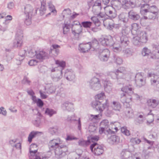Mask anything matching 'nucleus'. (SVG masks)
<instances>
[{"label": "nucleus", "mask_w": 159, "mask_h": 159, "mask_svg": "<svg viewBox=\"0 0 159 159\" xmlns=\"http://www.w3.org/2000/svg\"><path fill=\"white\" fill-rule=\"evenodd\" d=\"M124 56L127 57H130L133 55V52L130 48H126L123 50Z\"/></svg>", "instance_id": "nucleus-40"}, {"label": "nucleus", "mask_w": 159, "mask_h": 159, "mask_svg": "<svg viewBox=\"0 0 159 159\" xmlns=\"http://www.w3.org/2000/svg\"><path fill=\"white\" fill-rule=\"evenodd\" d=\"M121 132L127 136L130 135V133L129 131L128 130L126 127H123L121 129Z\"/></svg>", "instance_id": "nucleus-53"}, {"label": "nucleus", "mask_w": 159, "mask_h": 159, "mask_svg": "<svg viewBox=\"0 0 159 159\" xmlns=\"http://www.w3.org/2000/svg\"><path fill=\"white\" fill-rule=\"evenodd\" d=\"M126 93H124L120 94V101L123 103H126Z\"/></svg>", "instance_id": "nucleus-51"}, {"label": "nucleus", "mask_w": 159, "mask_h": 159, "mask_svg": "<svg viewBox=\"0 0 159 159\" xmlns=\"http://www.w3.org/2000/svg\"><path fill=\"white\" fill-rule=\"evenodd\" d=\"M89 85L90 89L96 91L99 90L102 87L100 80L95 77L93 78L90 80Z\"/></svg>", "instance_id": "nucleus-5"}, {"label": "nucleus", "mask_w": 159, "mask_h": 159, "mask_svg": "<svg viewBox=\"0 0 159 159\" xmlns=\"http://www.w3.org/2000/svg\"><path fill=\"white\" fill-rule=\"evenodd\" d=\"M62 143V141L59 138H57L50 141L48 144L49 149L51 150H54L55 157L57 158L64 157L68 152V149L67 146L61 145Z\"/></svg>", "instance_id": "nucleus-1"}, {"label": "nucleus", "mask_w": 159, "mask_h": 159, "mask_svg": "<svg viewBox=\"0 0 159 159\" xmlns=\"http://www.w3.org/2000/svg\"><path fill=\"white\" fill-rule=\"evenodd\" d=\"M110 56V52L108 49H104L100 52L98 56L100 60L102 62L107 61Z\"/></svg>", "instance_id": "nucleus-13"}, {"label": "nucleus", "mask_w": 159, "mask_h": 159, "mask_svg": "<svg viewBox=\"0 0 159 159\" xmlns=\"http://www.w3.org/2000/svg\"><path fill=\"white\" fill-rule=\"evenodd\" d=\"M129 1L127 0H123L121 2L120 0L115 1L114 2V4L116 6V4H117V6H120L121 4L122 5H125L126 6H128Z\"/></svg>", "instance_id": "nucleus-38"}, {"label": "nucleus", "mask_w": 159, "mask_h": 159, "mask_svg": "<svg viewBox=\"0 0 159 159\" xmlns=\"http://www.w3.org/2000/svg\"><path fill=\"white\" fill-rule=\"evenodd\" d=\"M140 12L142 15H145L147 12H150L152 14H157V8L155 6H149L148 4L141 5Z\"/></svg>", "instance_id": "nucleus-4"}, {"label": "nucleus", "mask_w": 159, "mask_h": 159, "mask_svg": "<svg viewBox=\"0 0 159 159\" xmlns=\"http://www.w3.org/2000/svg\"><path fill=\"white\" fill-rule=\"evenodd\" d=\"M119 140L120 138L119 137L116 135H112L108 139L109 143L111 144H113L118 143Z\"/></svg>", "instance_id": "nucleus-25"}, {"label": "nucleus", "mask_w": 159, "mask_h": 159, "mask_svg": "<svg viewBox=\"0 0 159 159\" xmlns=\"http://www.w3.org/2000/svg\"><path fill=\"white\" fill-rule=\"evenodd\" d=\"M145 120L144 117L142 115H140L135 121L139 124H142L143 122Z\"/></svg>", "instance_id": "nucleus-49"}, {"label": "nucleus", "mask_w": 159, "mask_h": 159, "mask_svg": "<svg viewBox=\"0 0 159 159\" xmlns=\"http://www.w3.org/2000/svg\"><path fill=\"white\" fill-rule=\"evenodd\" d=\"M83 27L81 25H76L71 28L72 34L75 36H78L82 32Z\"/></svg>", "instance_id": "nucleus-17"}, {"label": "nucleus", "mask_w": 159, "mask_h": 159, "mask_svg": "<svg viewBox=\"0 0 159 159\" xmlns=\"http://www.w3.org/2000/svg\"><path fill=\"white\" fill-rule=\"evenodd\" d=\"M91 48L90 43H86L80 44L79 46V49L80 51L83 53L88 52Z\"/></svg>", "instance_id": "nucleus-16"}, {"label": "nucleus", "mask_w": 159, "mask_h": 159, "mask_svg": "<svg viewBox=\"0 0 159 159\" xmlns=\"http://www.w3.org/2000/svg\"><path fill=\"white\" fill-rule=\"evenodd\" d=\"M129 16L126 13H122L119 16V19L124 23H126L128 21Z\"/></svg>", "instance_id": "nucleus-32"}, {"label": "nucleus", "mask_w": 159, "mask_h": 159, "mask_svg": "<svg viewBox=\"0 0 159 159\" xmlns=\"http://www.w3.org/2000/svg\"><path fill=\"white\" fill-rule=\"evenodd\" d=\"M36 58L40 60H43L48 58L47 53L43 50L37 51Z\"/></svg>", "instance_id": "nucleus-20"}, {"label": "nucleus", "mask_w": 159, "mask_h": 159, "mask_svg": "<svg viewBox=\"0 0 159 159\" xmlns=\"http://www.w3.org/2000/svg\"><path fill=\"white\" fill-rule=\"evenodd\" d=\"M38 61L35 59L30 60L28 62V64L30 66H34L37 65Z\"/></svg>", "instance_id": "nucleus-63"}, {"label": "nucleus", "mask_w": 159, "mask_h": 159, "mask_svg": "<svg viewBox=\"0 0 159 159\" xmlns=\"http://www.w3.org/2000/svg\"><path fill=\"white\" fill-rule=\"evenodd\" d=\"M99 133L101 134L104 133L105 134H114V132L112 131L110 129H106L104 127H101L99 129Z\"/></svg>", "instance_id": "nucleus-34"}, {"label": "nucleus", "mask_w": 159, "mask_h": 159, "mask_svg": "<svg viewBox=\"0 0 159 159\" xmlns=\"http://www.w3.org/2000/svg\"><path fill=\"white\" fill-rule=\"evenodd\" d=\"M114 38L118 42H120L121 46L123 48L127 46L129 43V38L126 36L122 35L120 37L118 34H116L114 37Z\"/></svg>", "instance_id": "nucleus-9"}, {"label": "nucleus", "mask_w": 159, "mask_h": 159, "mask_svg": "<svg viewBox=\"0 0 159 159\" xmlns=\"http://www.w3.org/2000/svg\"><path fill=\"white\" fill-rule=\"evenodd\" d=\"M128 16L130 19L135 21L138 20L140 17V16L133 10H131L129 12Z\"/></svg>", "instance_id": "nucleus-23"}, {"label": "nucleus", "mask_w": 159, "mask_h": 159, "mask_svg": "<svg viewBox=\"0 0 159 159\" xmlns=\"http://www.w3.org/2000/svg\"><path fill=\"white\" fill-rule=\"evenodd\" d=\"M65 77L67 80L71 81L75 79V76L73 72L68 71L65 73Z\"/></svg>", "instance_id": "nucleus-29"}, {"label": "nucleus", "mask_w": 159, "mask_h": 159, "mask_svg": "<svg viewBox=\"0 0 159 159\" xmlns=\"http://www.w3.org/2000/svg\"><path fill=\"white\" fill-rule=\"evenodd\" d=\"M135 83L137 87H141L145 85L146 80L141 74H137L135 76Z\"/></svg>", "instance_id": "nucleus-14"}, {"label": "nucleus", "mask_w": 159, "mask_h": 159, "mask_svg": "<svg viewBox=\"0 0 159 159\" xmlns=\"http://www.w3.org/2000/svg\"><path fill=\"white\" fill-rule=\"evenodd\" d=\"M37 152V146L34 144H31L30 148V154L33 153L35 154Z\"/></svg>", "instance_id": "nucleus-43"}, {"label": "nucleus", "mask_w": 159, "mask_h": 159, "mask_svg": "<svg viewBox=\"0 0 159 159\" xmlns=\"http://www.w3.org/2000/svg\"><path fill=\"white\" fill-rule=\"evenodd\" d=\"M90 143V142L89 141L81 140L79 141V145L81 146H86L89 145Z\"/></svg>", "instance_id": "nucleus-57"}, {"label": "nucleus", "mask_w": 159, "mask_h": 159, "mask_svg": "<svg viewBox=\"0 0 159 159\" xmlns=\"http://www.w3.org/2000/svg\"><path fill=\"white\" fill-rule=\"evenodd\" d=\"M107 75L111 76L112 78L115 79L116 78V72L111 71L107 73Z\"/></svg>", "instance_id": "nucleus-62"}, {"label": "nucleus", "mask_w": 159, "mask_h": 159, "mask_svg": "<svg viewBox=\"0 0 159 159\" xmlns=\"http://www.w3.org/2000/svg\"><path fill=\"white\" fill-rule=\"evenodd\" d=\"M23 35V31L20 30L17 31L15 39L13 42V46L15 47H20L22 43Z\"/></svg>", "instance_id": "nucleus-6"}, {"label": "nucleus", "mask_w": 159, "mask_h": 159, "mask_svg": "<svg viewBox=\"0 0 159 159\" xmlns=\"http://www.w3.org/2000/svg\"><path fill=\"white\" fill-rule=\"evenodd\" d=\"M61 107L64 110L71 111L73 109V104L68 101L63 103Z\"/></svg>", "instance_id": "nucleus-19"}, {"label": "nucleus", "mask_w": 159, "mask_h": 159, "mask_svg": "<svg viewBox=\"0 0 159 159\" xmlns=\"http://www.w3.org/2000/svg\"><path fill=\"white\" fill-rule=\"evenodd\" d=\"M99 41L102 45L104 46H110L114 43L112 37L110 35L102 37L99 39Z\"/></svg>", "instance_id": "nucleus-8"}, {"label": "nucleus", "mask_w": 159, "mask_h": 159, "mask_svg": "<svg viewBox=\"0 0 159 159\" xmlns=\"http://www.w3.org/2000/svg\"><path fill=\"white\" fill-rule=\"evenodd\" d=\"M23 11L25 16H33L36 14L37 9L34 10L32 6L30 4H27L24 7Z\"/></svg>", "instance_id": "nucleus-10"}, {"label": "nucleus", "mask_w": 159, "mask_h": 159, "mask_svg": "<svg viewBox=\"0 0 159 159\" xmlns=\"http://www.w3.org/2000/svg\"><path fill=\"white\" fill-rule=\"evenodd\" d=\"M40 132L38 131H32L29 134L28 137V141L31 143L32 141V139L34 138L36 135Z\"/></svg>", "instance_id": "nucleus-39"}, {"label": "nucleus", "mask_w": 159, "mask_h": 159, "mask_svg": "<svg viewBox=\"0 0 159 159\" xmlns=\"http://www.w3.org/2000/svg\"><path fill=\"white\" fill-rule=\"evenodd\" d=\"M106 98L105 93L103 92L98 94L95 96V101L93 102V105L95 106L96 110L98 111L100 113L103 111V110L108 106L107 100L102 103V100Z\"/></svg>", "instance_id": "nucleus-2"}, {"label": "nucleus", "mask_w": 159, "mask_h": 159, "mask_svg": "<svg viewBox=\"0 0 159 159\" xmlns=\"http://www.w3.org/2000/svg\"><path fill=\"white\" fill-rule=\"evenodd\" d=\"M97 16L98 17L99 19L100 20H103V22H104V20H107L108 19H105V15L100 12L99 14L97 15Z\"/></svg>", "instance_id": "nucleus-61"}, {"label": "nucleus", "mask_w": 159, "mask_h": 159, "mask_svg": "<svg viewBox=\"0 0 159 159\" xmlns=\"http://www.w3.org/2000/svg\"><path fill=\"white\" fill-rule=\"evenodd\" d=\"M91 19L96 25L98 26H99L100 25V21L97 16H93L91 17Z\"/></svg>", "instance_id": "nucleus-54"}, {"label": "nucleus", "mask_w": 159, "mask_h": 159, "mask_svg": "<svg viewBox=\"0 0 159 159\" xmlns=\"http://www.w3.org/2000/svg\"><path fill=\"white\" fill-rule=\"evenodd\" d=\"M112 86V84L110 81H106L104 83V90L108 93L111 90Z\"/></svg>", "instance_id": "nucleus-28"}, {"label": "nucleus", "mask_w": 159, "mask_h": 159, "mask_svg": "<svg viewBox=\"0 0 159 159\" xmlns=\"http://www.w3.org/2000/svg\"><path fill=\"white\" fill-rule=\"evenodd\" d=\"M90 148L91 151L97 156H99L102 154L104 151L102 145H99L95 143L91 145Z\"/></svg>", "instance_id": "nucleus-7"}, {"label": "nucleus", "mask_w": 159, "mask_h": 159, "mask_svg": "<svg viewBox=\"0 0 159 159\" xmlns=\"http://www.w3.org/2000/svg\"><path fill=\"white\" fill-rule=\"evenodd\" d=\"M103 24L109 30H111L114 27V24L112 23L111 19H107L104 21Z\"/></svg>", "instance_id": "nucleus-27"}, {"label": "nucleus", "mask_w": 159, "mask_h": 159, "mask_svg": "<svg viewBox=\"0 0 159 159\" xmlns=\"http://www.w3.org/2000/svg\"><path fill=\"white\" fill-rule=\"evenodd\" d=\"M55 62L56 64L58 65V66L57 67H61V70H62L63 69V68L65 66L66 62L64 61H60L59 60H57Z\"/></svg>", "instance_id": "nucleus-46"}, {"label": "nucleus", "mask_w": 159, "mask_h": 159, "mask_svg": "<svg viewBox=\"0 0 159 159\" xmlns=\"http://www.w3.org/2000/svg\"><path fill=\"white\" fill-rule=\"evenodd\" d=\"M28 50L27 47H26L24 48L23 49L20 50L19 52V55L21 57V58H23L24 59V57L25 55L27 54L26 52L27 50Z\"/></svg>", "instance_id": "nucleus-48"}, {"label": "nucleus", "mask_w": 159, "mask_h": 159, "mask_svg": "<svg viewBox=\"0 0 159 159\" xmlns=\"http://www.w3.org/2000/svg\"><path fill=\"white\" fill-rule=\"evenodd\" d=\"M45 113L46 114L51 117L53 115L56 114L57 113V111L52 109L47 108L45 111Z\"/></svg>", "instance_id": "nucleus-42"}, {"label": "nucleus", "mask_w": 159, "mask_h": 159, "mask_svg": "<svg viewBox=\"0 0 159 159\" xmlns=\"http://www.w3.org/2000/svg\"><path fill=\"white\" fill-rule=\"evenodd\" d=\"M14 7V4L12 2H10L7 4V8L9 10L12 9Z\"/></svg>", "instance_id": "nucleus-64"}, {"label": "nucleus", "mask_w": 159, "mask_h": 159, "mask_svg": "<svg viewBox=\"0 0 159 159\" xmlns=\"http://www.w3.org/2000/svg\"><path fill=\"white\" fill-rule=\"evenodd\" d=\"M130 142L134 144H138L141 142V141L137 138H132L130 139Z\"/></svg>", "instance_id": "nucleus-55"}, {"label": "nucleus", "mask_w": 159, "mask_h": 159, "mask_svg": "<svg viewBox=\"0 0 159 159\" xmlns=\"http://www.w3.org/2000/svg\"><path fill=\"white\" fill-rule=\"evenodd\" d=\"M147 102L149 106L152 108H155L159 104V101L155 99H151L148 100Z\"/></svg>", "instance_id": "nucleus-26"}, {"label": "nucleus", "mask_w": 159, "mask_h": 159, "mask_svg": "<svg viewBox=\"0 0 159 159\" xmlns=\"http://www.w3.org/2000/svg\"><path fill=\"white\" fill-rule=\"evenodd\" d=\"M151 110L150 112L148 114V120H147V124L148 125H150L152 123L154 120V115L151 113Z\"/></svg>", "instance_id": "nucleus-37"}, {"label": "nucleus", "mask_w": 159, "mask_h": 159, "mask_svg": "<svg viewBox=\"0 0 159 159\" xmlns=\"http://www.w3.org/2000/svg\"><path fill=\"white\" fill-rule=\"evenodd\" d=\"M75 117V116L74 115H72L71 116H68L66 119V120L68 122L70 123H71L73 121L77 120H76L74 118Z\"/></svg>", "instance_id": "nucleus-56"}, {"label": "nucleus", "mask_w": 159, "mask_h": 159, "mask_svg": "<svg viewBox=\"0 0 159 159\" xmlns=\"http://www.w3.org/2000/svg\"><path fill=\"white\" fill-rule=\"evenodd\" d=\"M37 52L34 48H32L28 52V54H26V55L30 57H33L36 56L37 54Z\"/></svg>", "instance_id": "nucleus-36"}, {"label": "nucleus", "mask_w": 159, "mask_h": 159, "mask_svg": "<svg viewBox=\"0 0 159 159\" xmlns=\"http://www.w3.org/2000/svg\"><path fill=\"white\" fill-rule=\"evenodd\" d=\"M131 155L130 152L126 150H123L120 154V157L121 159H129Z\"/></svg>", "instance_id": "nucleus-31"}, {"label": "nucleus", "mask_w": 159, "mask_h": 159, "mask_svg": "<svg viewBox=\"0 0 159 159\" xmlns=\"http://www.w3.org/2000/svg\"><path fill=\"white\" fill-rule=\"evenodd\" d=\"M113 46L114 51L115 52H118L121 51L122 50L123 46H121V45L120 42H118L117 40L116 41L113 43V44L110 46Z\"/></svg>", "instance_id": "nucleus-24"}, {"label": "nucleus", "mask_w": 159, "mask_h": 159, "mask_svg": "<svg viewBox=\"0 0 159 159\" xmlns=\"http://www.w3.org/2000/svg\"><path fill=\"white\" fill-rule=\"evenodd\" d=\"M101 2L100 0L95 2L93 6L92 11L95 15L99 14L101 9Z\"/></svg>", "instance_id": "nucleus-15"}, {"label": "nucleus", "mask_w": 159, "mask_h": 159, "mask_svg": "<svg viewBox=\"0 0 159 159\" xmlns=\"http://www.w3.org/2000/svg\"><path fill=\"white\" fill-rule=\"evenodd\" d=\"M137 34L142 43L147 42L148 38L147 33L146 32L141 31L139 33H138Z\"/></svg>", "instance_id": "nucleus-21"}, {"label": "nucleus", "mask_w": 159, "mask_h": 159, "mask_svg": "<svg viewBox=\"0 0 159 159\" xmlns=\"http://www.w3.org/2000/svg\"><path fill=\"white\" fill-rule=\"evenodd\" d=\"M100 125L104 127L106 129H108L109 126V122L108 120H104L102 121L100 123Z\"/></svg>", "instance_id": "nucleus-50"}, {"label": "nucleus", "mask_w": 159, "mask_h": 159, "mask_svg": "<svg viewBox=\"0 0 159 159\" xmlns=\"http://www.w3.org/2000/svg\"><path fill=\"white\" fill-rule=\"evenodd\" d=\"M35 103H36L37 106L40 108L43 106L44 104L43 101L39 98L37 99V101Z\"/></svg>", "instance_id": "nucleus-58"}, {"label": "nucleus", "mask_w": 159, "mask_h": 159, "mask_svg": "<svg viewBox=\"0 0 159 159\" xmlns=\"http://www.w3.org/2000/svg\"><path fill=\"white\" fill-rule=\"evenodd\" d=\"M112 107L114 110L116 111H119L121 106L120 103L119 102L113 101L112 102Z\"/></svg>", "instance_id": "nucleus-41"}, {"label": "nucleus", "mask_w": 159, "mask_h": 159, "mask_svg": "<svg viewBox=\"0 0 159 159\" xmlns=\"http://www.w3.org/2000/svg\"><path fill=\"white\" fill-rule=\"evenodd\" d=\"M134 89L131 86H126L123 87L121 89V91L124 93H126V103H129L132 100L133 97L135 96L137 98L139 97L137 94H134L133 93Z\"/></svg>", "instance_id": "nucleus-3"}, {"label": "nucleus", "mask_w": 159, "mask_h": 159, "mask_svg": "<svg viewBox=\"0 0 159 159\" xmlns=\"http://www.w3.org/2000/svg\"><path fill=\"white\" fill-rule=\"evenodd\" d=\"M148 76L151 78V85L157 88H159V77L158 75L149 73L148 74Z\"/></svg>", "instance_id": "nucleus-11"}, {"label": "nucleus", "mask_w": 159, "mask_h": 159, "mask_svg": "<svg viewBox=\"0 0 159 159\" xmlns=\"http://www.w3.org/2000/svg\"><path fill=\"white\" fill-rule=\"evenodd\" d=\"M63 33L64 34H66L69 31L70 28L71 27L70 24L67 22L65 21L64 23L62 25Z\"/></svg>", "instance_id": "nucleus-30"}, {"label": "nucleus", "mask_w": 159, "mask_h": 159, "mask_svg": "<svg viewBox=\"0 0 159 159\" xmlns=\"http://www.w3.org/2000/svg\"><path fill=\"white\" fill-rule=\"evenodd\" d=\"M116 78L118 82L120 84H124V81H125V79H124L125 74L120 72H117V70L116 71Z\"/></svg>", "instance_id": "nucleus-22"}, {"label": "nucleus", "mask_w": 159, "mask_h": 159, "mask_svg": "<svg viewBox=\"0 0 159 159\" xmlns=\"http://www.w3.org/2000/svg\"><path fill=\"white\" fill-rule=\"evenodd\" d=\"M51 77L54 81L57 82L60 80L62 77V70H57L55 73L52 74Z\"/></svg>", "instance_id": "nucleus-18"}, {"label": "nucleus", "mask_w": 159, "mask_h": 159, "mask_svg": "<svg viewBox=\"0 0 159 159\" xmlns=\"http://www.w3.org/2000/svg\"><path fill=\"white\" fill-rule=\"evenodd\" d=\"M92 23L90 21H83L81 23V25L85 28H90Z\"/></svg>", "instance_id": "nucleus-52"}, {"label": "nucleus", "mask_w": 159, "mask_h": 159, "mask_svg": "<svg viewBox=\"0 0 159 159\" xmlns=\"http://www.w3.org/2000/svg\"><path fill=\"white\" fill-rule=\"evenodd\" d=\"M22 82L23 84H27L28 85H30L31 81L30 80H29L28 78H27V77L25 76L22 80Z\"/></svg>", "instance_id": "nucleus-60"}, {"label": "nucleus", "mask_w": 159, "mask_h": 159, "mask_svg": "<svg viewBox=\"0 0 159 159\" xmlns=\"http://www.w3.org/2000/svg\"><path fill=\"white\" fill-rule=\"evenodd\" d=\"M130 31L131 30L130 28L128 26H125L123 27L121 31V33L122 34V35L126 36L129 34Z\"/></svg>", "instance_id": "nucleus-44"}, {"label": "nucleus", "mask_w": 159, "mask_h": 159, "mask_svg": "<svg viewBox=\"0 0 159 159\" xmlns=\"http://www.w3.org/2000/svg\"><path fill=\"white\" fill-rule=\"evenodd\" d=\"M104 8L106 15L110 18H114L117 16L116 11L113 7L107 6Z\"/></svg>", "instance_id": "nucleus-12"}, {"label": "nucleus", "mask_w": 159, "mask_h": 159, "mask_svg": "<svg viewBox=\"0 0 159 159\" xmlns=\"http://www.w3.org/2000/svg\"><path fill=\"white\" fill-rule=\"evenodd\" d=\"M131 29L132 33H134L135 34H138L141 31L139 30V25L137 23H134L131 25Z\"/></svg>", "instance_id": "nucleus-33"}, {"label": "nucleus", "mask_w": 159, "mask_h": 159, "mask_svg": "<svg viewBox=\"0 0 159 159\" xmlns=\"http://www.w3.org/2000/svg\"><path fill=\"white\" fill-rule=\"evenodd\" d=\"M32 16H25V23L27 25H30L32 23L31 18Z\"/></svg>", "instance_id": "nucleus-47"}, {"label": "nucleus", "mask_w": 159, "mask_h": 159, "mask_svg": "<svg viewBox=\"0 0 159 159\" xmlns=\"http://www.w3.org/2000/svg\"><path fill=\"white\" fill-rule=\"evenodd\" d=\"M132 41L133 44L137 46H140L142 43L138 35L133 38Z\"/></svg>", "instance_id": "nucleus-35"}, {"label": "nucleus", "mask_w": 159, "mask_h": 159, "mask_svg": "<svg viewBox=\"0 0 159 159\" xmlns=\"http://www.w3.org/2000/svg\"><path fill=\"white\" fill-rule=\"evenodd\" d=\"M151 52L150 50L147 48L144 47L142 50L141 53L143 56H148Z\"/></svg>", "instance_id": "nucleus-45"}, {"label": "nucleus", "mask_w": 159, "mask_h": 159, "mask_svg": "<svg viewBox=\"0 0 159 159\" xmlns=\"http://www.w3.org/2000/svg\"><path fill=\"white\" fill-rule=\"evenodd\" d=\"M91 44V47H92L93 48H96L98 45V42L96 39L93 40L92 42H90Z\"/></svg>", "instance_id": "nucleus-59"}]
</instances>
